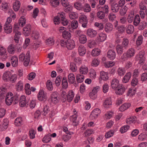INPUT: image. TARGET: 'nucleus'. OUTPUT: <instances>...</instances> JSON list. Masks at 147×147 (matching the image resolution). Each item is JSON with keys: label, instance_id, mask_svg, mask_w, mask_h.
Here are the masks:
<instances>
[{"label": "nucleus", "instance_id": "4be33fe9", "mask_svg": "<svg viewBox=\"0 0 147 147\" xmlns=\"http://www.w3.org/2000/svg\"><path fill=\"white\" fill-rule=\"evenodd\" d=\"M106 38V35L103 33H101L99 34V36L97 37L96 40L99 42H102L105 40Z\"/></svg>", "mask_w": 147, "mask_h": 147}, {"label": "nucleus", "instance_id": "6e6552de", "mask_svg": "<svg viewBox=\"0 0 147 147\" xmlns=\"http://www.w3.org/2000/svg\"><path fill=\"white\" fill-rule=\"evenodd\" d=\"M23 33L25 36L30 35L31 32L32 31V27L30 24H26L23 29Z\"/></svg>", "mask_w": 147, "mask_h": 147}, {"label": "nucleus", "instance_id": "72a5a7b5", "mask_svg": "<svg viewBox=\"0 0 147 147\" xmlns=\"http://www.w3.org/2000/svg\"><path fill=\"white\" fill-rule=\"evenodd\" d=\"M7 51L10 54H14L15 51V45L13 44L10 45L7 48Z\"/></svg>", "mask_w": 147, "mask_h": 147}, {"label": "nucleus", "instance_id": "49530a36", "mask_svg": "<svg viewBox=\"0 0 147 147\" xmlns=\"http://www.w3.org/2000/svg\"><path fill=\"white\" fill-rule=\"evenodd\" d=\"M7 90L5 88L0 89V98H4L5 96H6Z\"/></svg>", "mask_w": 147, "mask_h": 147}, {"label": "nucleus", "instance_id": "7c9ffc66", "mask_svg": "<svg viewBox=\"0 0 147 147\" xmlns=\"http://www.w3.org/2000/svg\"><path fill=\"white\" fill-rule=\"evenodd\" d=\"M131 76V72H128L127 73L122 80L123 82L124 83L127 82L130 78Z\"/></svg>", "mask_w": 147, "mask_h": 147}, {"label": "nucleus", "instance_id": "9b49d317", "mask_svg": "<svg viewBox=\"0 0 147 147\" xmlns=\"http://www.w3.org/2000/svg\"><path fill=\"white\" fill-rule=\"evenodd\" d=\"M19 104L20 107H24L27 105H28V102L26 100L25 96H21Z\"/></svg>", "mask_w": 147, "mask_h": 147}, {"label": "nucleus", "instance_id": "09e8293b", "mask_svg": "<svg viewBox=\"0 0 147 147\" xmlns=\"http://www.w3.org/2000/svg\"><path fill=\"white\" fill-rule=\"evenodd\" d=\"M77 115L76 114L73 115L71 117V120L72 121V125L74 126H76L78 124V121L76 120Z\"/></svg>", "mask_w": 147, "mask_h": 147}, {"label": "nucleus", "instance_id": "bf43d9fd", "mask_svg": "<svg viewBox=\"0 0 147 147\" xmlns=\"http://www.w3.org/2000/svg\"><path fill=\"white\" fill-rule=\"evenodd\" d=\"M76 79L78 82L81 83L84 81V77L83 75L78 74L77 75Z\"/></svg>", "mask_w": 147, "mask_h": 147}, {"label": "nucleus", "instance_id": "6ab92c4d", "mask_svg": "<svg viewBox=\"0 0 147 147\" xmlns=\"http://www.w3.org/2000/svg\"><path fill=\"white\" fill-rule=\"evenodd\" d=\"M112 104L111 98H109L105 99L103 105L105 108H108L111 107Z\"/></svg>", "mask_w": 147, "mask_h": 147}, {"label": "nucleus", "instance_id": "bb28decb", "mask_svg": "<svg viewBox=\"0 0 147 147\" xmlns=\"http://www.w3.org/2000/svg\"><path fill=\"white\" fill-rule=\"evenodd\" d=\"M129 43L128 39L126 38H124L123 39L122 43L121 45L126 49L128 47Z\"/></svg>", "mask_w": 147, "mask_h": 147}, {"label": "nucleus", "instance_id": "cd10ccee", "mask_svg": "<svg viewBox=\"0 0 147 147\" xmlns=\"http://www.w3.org/2000/svg\"><path fill=\"white\" fill-rule=\"evenodd\" d=\"M131 105L129 103H124L119 108V110L121 112L124 111L129 108Z\"/></svg>", "mask_w": 147, "mask_h": 147}, {"label": "nucleus", "instance_id": "2eb2a0df", "mask_svg": "<svg viewBox=\"0 0 147 147\" xmlns=\"http://www.w3.org/2000/svg\"><path fill=\"white\" fill-rule=\"evenodd\" d=\"M116 49L117 54L119 55H121L126 50L121 44H118L116 46Z\"/></svg>", "mask_w": 147, "mask_h": 147}, {"label": "nucleus", "instance_id": "c85d7f7f", "mask_svg": "<svg viewBox=\"0 0 147 147\" xmlns=\"http://www.w3.org/2000/svg\"><path fill=\"white\" fill-rule=\"evenodd\" d=\"M16 90L20 91L22 90L23 88V82L21 81H19L15 85Z\"/></svg>", "mask_w": 147, "mask_h": 147}, {"label": "nucleus", "instance_id": "6e6d98bb", "mask_svg": "<svg viewBox=\"0 0 147 147\" xmlns=\"http://www.w3.org/2000/svg\"><path fill=\"white\" fill-rule=\"evenodd\" d=\"M26 20L25 19L21 17L19 20L18 23L19 26L23 27L26 23Z\"/></svg>", "mask_w": 147, "mask_h": 147}, {"label": "nucleus", "instance_id": "ea45409f", "mask_svg": "<svg viewBox=\"0 0 147 147\" xmlns=\"http://www.w3.org/2000/svg\"><path fill=\"white\" fill-rule=\"evenodd\" d=\"M100 49L97 48H95L92 51L91 54L93 57H96L98 56L100 54Z\"/></svg>", "mask_w": 147, "mask_h": 147}, {"label": "nucleus", "instance_id": "393cba45", "mask_svg": "<svg viewBox=\"0 0 147 147\" xmlns=\"http://www.w3.org/2000/svg\"><path fill=\"white\" fill-rule=\"evenodd\" d=\"M140 18L138 15V30H143L146 27L147 24L146 22L143 21L140 22Z\"/></svg>", "mask_w": 147, "mask_h": 147}, {"label": "nucleus", "instance_id": "4d7b16f0", "mask_svg": "<svg viewBox=\"0 0 147 147\" xmlns=\"http://www.w3.org/2000/svg\"><path fill=\"white\" fill-rule=\"evenodd\" d=\"M125 72V69L121 67L119 68L117 71L118 74L120 76L124 75Z\"/></svg>", "mask_w": 147, "mask_h": 147}, {"label": "nucleus", "instance_id": "0eeeda50", "mask_svg": "<svg viewBox=\"0 0 147 147\" xmlns=\"http://www.w3.org/2000/svg\"><path fill=\"white\" fill-rule=\"evenodd\" d=\"M100 87L97 86L94 87L92 92L89 93V95L90 98L93 100L96 99L97 97V93L99 90Z\"/></svg>", "mask_w": 147, "mask_h": 147}, {"label": "nucleus", "instance_id": "f03ea898", "mask_svg": "<svg viewBox=\"0 0 147 147\" xmlns=\"http://www.w3.org/2000/svg\"><path fill=\"white\" fill-rule=\"evenodd\" d=\"M135 51L133 49H129L127 51L124 53L121 57V59L123 61H125L133 57L134 55Z\"/></svg>", "mask_w": 147, "mask_h": 147}, {"label": "nucleus", "instance_id": "e433bc0d", "mask_svg": "<svg viewBox=\"0 0 147 147\" xmlns=\"http://www.w3.org/2000/svg\"><path fill=\"white\" fill-rule=\"evenodd\" d=\"M68 80L69 84H72L74 83L75 80L74 75L72 73L70 74L68 76Z\"/></svg>", "mask_w": 147, "mask_h": 147}, {"label": "nucleus", "instance_id": "37998d69", "mask_svg": "<svg viewBox=\"0 0 147 147\" xmlns=\"http://www.w3.org/2000/svg\"><path fill=\"white\" fill-rule=\"evenodd\" d=\"M59 0H50V4L51 5L54 7H57L59 4Z\"/></svg>", "mask_w": 147, "mask_h": 147}, {"label": "nucleus", "instance_id": "de8ad7c7", "mask_svg": "<svg viewBox=\"0 0 147 147\" xmlns=\"http://www.w3.org/2000/svg\"><path fill=\"white\" fill-rule=\"evenodd\" d=\"M15 34L14 36V40L15 42L18 43L19 42L20 36L21 35V33L20 32L17 31L15 32Z\"/></svg>", "mask_w": 147, "mask_h": 147}, {"label": "nucleus", "instance_id": "c9c22d12", "mask_svg": "<svg viewBox=\"0 0 147 147\" xmlns=\"http://www.w3.org/2000/svg\"><path fill=\"white\" fill-rule=\"evenodd\" d=\"M88 71V68L85 65L82 66L80 68V72L81 74H86Z\"/></svg>", "mask_w": 147, "mask_h": 147}, {"label": "nucleus", "instance_id": "473e14b6", "mask_svg": "<svg viewBox=\"0 0 147 147\" xmlns=\"http://www.w3.org/2000/svg\"><path fill=\"white\" fill-rule=\"evenodd\" d=\"M5 32L7 33H10L12 31V26L11 25H7L5 24L4 28Z\"/></svg>", "mask_w": 147, "mask_h": 147}, {"label": "nucleus", "instance_id": "ddd939ff", "mask_svg": "<svg viewBox=\"0 0 147 147\" xmlns=\"http://www.w3.org/2000/svg\"><path fill=\"white\" fill-rule=\"evenodd\" d=\"M145 54L144 51H140L139 54L138 55V60H139V63L140 64H143L144 62L145 57L144 56Z\"/></svg>", "mask_w": 147, "mask_h": 147}, {"label": "nucleus", "instance_id": "39448f33", "mask_svg": "<svg viewBox=\"0 0 147 147\" xmlns=\"http://www.w3.org/2000/svg\"><path fill=\"white\" fill-rule=\"evenodd\" d=\"M110 4L112 11L114 13H117L119 10V7L117 3L112 0H110Z\"/></svg>", "mask_w": 147, "mask_h": 147}, {"label": "nucleus", "instance_id": "2f4dec72", "mask_svg": "<svg viewBox=\"0 0 147 147\" xmlns=\"http://www.w3.org/2000/svg\"><path fill=\"white\" fill-rule=\"evenodd\" d=\"M71 133L70 132H69V134L68 133H65L62 137V140L65 142H67L71 139Z\"/></svg>", "mask_w": 147, "mask_h": 147}, {"label": "nucleus", "instance_id": "58836bf2", "mask_svg": "<svg viewBox=\"0 0 147 147\" xmlns=\"http://www.w3.org/2000/svg\"><path fill=\"white\" fill-rule=\"evenodd\" d=\"M134 30V27L133 26L129 25L126 29V33L129 34H131L133 33Z\"/></svg>", "mask_w": 147, "mask_h": 147}, {"label": "nucleus", "instance_id": "5fc2aeb1", "mask_svg": "<svg viewBox=\"0 0 147 147\" xmlns=\"http://www.w3.org/2000/svg\"><path fill=\"white\" fill-rule=\"evenodd\" d=\"M91 9L90 6L88 4H86L82 7V10H83L84 12H88L91 11Z\"/></svg>", "mask_w": 147, "mask_h": 147}, {"label": "nucleus", "instance_id": "864d4df0", "mask_svg": "<svg viewBox=\"0 0 147 147\" xmlns=\"http://www.w3.org/2000/svg\"><path fill=\"white\" fill-rule=\"evenodd\" d=\"M69 16L71 19H75L78 17V14L74 12H71L69 14Z\"/></svg>", "mask_w": 147, "mask_h": 147}, {"label": "nucleus", "instance_id": "0e129e2a", "mask_svg": "<svg viewBox=\"0 0 147 147\" xmlns=\"http://www.w3.org/2000/svg\"><path fill=\"white\" fill-rule=\"evenodd\" d=\"M47 87L48 89L49 90L51 91L53 89L52 83L50 80H47Z\"/></svg>", "mask_w": 147, "mask_h": 147}, {"label": "nucleus", "instance_id": "4468645a", "mask_svg": "<svg viewBox=\"0 0 147 147\" xmlns=\"http://www.w3.org/2000/svg\"><path fill=\"white\" fill-rule=\"evenodd\" d=\"M66 47L69 49L71 50L74 49L75 46L74 41L72 40H67Z\"/></svg>", "mask_w": 147, "mask_h": 147}, {"label": "nucleus", "instance_id": "20e7f679", "mask_svg": "<svg viewBox=\"0 0 147 147\" xmlns=\"http://www.w3.org/2000/svg\"><path fill=\"white\" fill-rule=\"evenodd\" d=\"M13 94L11 92H8L5 96V102L7 105H10L13 100Z\"/></svg>", "mask_w": 147, "mask_h": 147}, {"label": "nucleus", "instance_id": "aec40b11", "mask_svg": "<svg viewBox=\"0 0 147 147\" xmlns=\"http://www.w3.org/2000/svg\"><path fill=\"white\" fill-rule=\"evenodd\" d=\"M74 94L72 90H70L68 92V94L67 95L66 99L69 102H70L73 99Z\"/></svg>", "mask_w": 147, "mask_h": 147}, {"label": "nucleus", "instance_id": "b1692460", "mask_svg": "<svg viewBox=\"0 0 147 147\" xmlns=\"http://www.w3.org/2000/svg\"><path fill=\"white\" fill-rule=\"evenodd\" d=\"M78 51L80 55L84 56L86 53V49L85 47L82 45L80 46L78 48Z\"/></svg>", "mask_w": 147, "mask_h": 147}, {"label": "nucleus", "instance_id": "1a4fd4ad", "mask_svg": "<svg viewBox=\"0 0 147 147\" xmlns=\"http://www.w3.org/2000/svg\"><path fill=\"white\" fill-rule=\"evenodd\" d=\"M51 100L54 104H56L58 103L59 101V98L58 97V93L54 92L52 93L51 97Z\"/></svg>", "mask_w": 147, "mask_h": 147}, {"label": "nucleus", "instance_id": "338daca9", "mask_svg": "<svg viewBox=\"0 0 147 147\" xmlns=\"http://www.w3.org/2000/svg\"><path fill=\"white\" fill-rule=\"evenodd\" d=\"M49 107L47 106V105H46L44 106V107L43 109V112L44 113L43 115H45L47 113H49Z\"/></svg>", "mask_w": 147, "mask_h": 147}, {"label": "nucleus", "instance_id": "13d9d810", "mask_svg": "<svg viewBox=\"0 0 147 147\" xmlns=\"http://www.w3.org/2000/svg\"><path fill=\"white\" fill-rule=\"evenodd\" d=\"M146 139H147V134L146 133H142L138 136V140H140L143 141Z\"/></svg>", "mask_w": 147, "mask_h": 147}, {"label": "nucleus", "instance_id": "412c9836", "mask_svg": "<svg viewBox=\"0 0 147 147\" xmlns=\"http://www.w3.org/2000/svg\"><path fill=\"white\" fill-rule=\"evenodd\" d=\"M86 32L87 35L91 37H93L95 36L97 34L96 31L92 29H88Z\"/></svg>", "mask_w": 147, "mask_h": 147}, {"label": "nucleus", "instance_id": "3c124183", "mask_svg": "<svg viewBox=\"0 0 147 147\" xmlns=\"http://www.w3.org/2000/svg\"><path fill=\"white\" fill-rule=\"evenodd\" d=\"M71 27L73 29H76L78 26V21L75 20H73L71 24Z\"/></svg>", "mask_w": 147, "mask_h": 147}, {"label": "nucleus", "instance_id": "69168bd1", "mask_svg": "<svg viewBox=\"0 0 147 147\" xmlns=\"http://www.w3.org/2000/svg\"><path fill=\"white\" fill-rule=\"evenodd\" d=\"M62 79V77L61 76H57L55 80V83L57 86H59L61 82Z\"/></svg>", "mask_w": 147, "mask_h": 147}, {"label": "nucleus", "instance_id": "7ed1b4c3", "mask_svg": "<svg viewBox=\"0 0 147 147\" xmlns=\"http://www.w3.org/2000/svg\"><path fill=\"white\" fill-rule=\"evenodd\" d=\"M79 21L82 25V26L84 28L87 27L88 20L86 16L85 15H81L79 17Z\"/></svg>", "mask_w": 147, "mask_h": 147}, {"label": "nucleus", "instance_id": "a211bd4d", "mask_svg": "<svg viewBox=\"0 0 147 147\" xmlns=\"http://www.w3.org/2000/svg\"><path fill=\"white\" fill-rule=\"evenodd\" d=\"M30 59V55L29 53H27L26 55L24 56V65L26 66H27L29 64Z\"/></svg>", "mask_w": 147, "mask_h": 147}, {"label": "nucleus", "instance_id": "a19ab883", "mask_svg": "<svg viewBox=\"0 0 147 147\" xmlns=\"http://www.w3.org/2000/svg\"><path fill=\"white\" fill-rule=\"evenodd\" d=\"M80 42L82 44H84L87 41V39L86 35L84 34L81 35L79 37Z\"/></svg>", "mask_w": 147, "mask_h": 147}, {"label": "nucleus", "instance_id": "9d476101", "mask_svg": "<svg viewBox=\"0 0 147 147\" xmlns=\"http://www.w3.org/2000/svg\"><path fill=\"white\" fill-rule=\"evenodd\" d=\"M126 88L124 85L120 84L116 89L115 92L117 94L122 95L125 91Z\"/></svg>", "mask_w": 147, "mask_h": 147}, {"label": "nucleus", "instance_id": "052dcab7", "mask_svg": "<svg viewBox=\"0 0 147 147\" xmlns=\"http://www.w3.org/2000/svg\"><path fill=\"white\" fill-rule=\"evenodd\" d=\"M100 11L104 12L106 14H107L109 12V7L107 5H105L104 6L102 7Z\"/></svg>", "mask_w": 147, "mask_h": 147}, {"label": "nucleus", "instance_id": "f257e3e1", "mask_svg": "<svg viewBox=\"0 0 147 147\" xmlns=\"http://www.w3.org/2000/svg\"><path fill=\"white\" fill-rule=\"evenodd\" d=\"M54 22L55 24L61 23L64 26L67 25L69 24L68 21L65 18V14L63 12L58 13L57 16L54 18Z\"/></svg>", "mask_w": 147, "mask_h": 147}, {"label": "nucleus", "instance_id": "e2e57ef3", "mask_svg": "<svg viewBox=\"0 0 147 147\" xmlns=\"http://www.w3.org/2000/svg\"><path fill=\"white\" fill-rule=\"evenodd\" d=\"M114 132L112 130H110L107 132L105 135V138H109L112 136L114 134Z\"/></svg>", "mask_w": 147, "mask_h": 147}, {"label": "nucleus", "instance_id": "5701e85b", "mask_svg": "<svg viewBox=\"0 0 147 147\" xmlns=\"http://www.w3.org/2000/svg\"><path fill=\"white\" fill-rule=\"evenodd\" d=\"M11 73L10 71H5L3 76V80L5 81H9V79L10 76H11Z\"/></svg>", "mask_w": 147, "mask_h": 147}, {"label": "nucleus", "instance_id": "8fccbe9b", "mask_svg": "<svg viewBox=\"0 0 147 147\" xmlns=\"http://www.w3.org/2000/svg\"><path fill=\"white\" fill-rule=\"evenodd\" d=\"M105 14L104 12L102 11H99L97 13V17L100 19H102L104 18L105 16Z\"/></svg>", "mask_w": 147, "mask_h": 147}, {"label": "nucleus", "instance_id": "f8f14e48", "mask_svg": "<svg viewBox=\"0 0 147 147\" xmlns=\"http://www.w3.org/2000/svg\"><path fill=\"white\" fill-rule=\"evenodd\" d=\"M100 113V110L98 108H96L92 112L90 116V118L92 119L96 118Z\"/></svg>", "mask_w": 147, "mask_h": 147}, {"label": "nucleus", "instance_id": "a18cd8bd", "mask_svg": "<svg viewBox=\"0 0 147 147\" xmlns=\"http://www.w3.org/2000/svg\"><path fill=\"white\" fill-rule=\"evenodd\" d=\"M74 6L76 9L78 10H80L82 9L83 6L79 1H78L74 3Z\"/></svg>", "mask_w": 147, "mask_h": 147}, {"label": "nucleus", "instance_id": "79ce46f5", "mask_svg": "<svg viewBox=\"0 0 147 147\" xmlns=\"http://www.w3.org/2000/svg\"><path fill=\"white\" fill-rule=\"evenodd\" d=\"M128 9V8L125 5L123 7L121 8L120 9L119 11L120 15L121 16H124L126 14Z\"/></svg>", "mask_w": 147, "mask_h": 147}, {"label": "nucleus", "instance_id": "603ef678", "mask_svg": "<svg viewBox=\"0 0 147 147\" xmlns=\"http://www.w3.org/2000/svg\"><path fill=\"white\" fill-rule=\"evenodd\" d=\"M136 92V88H135L132 89L129 88L128 91L127 95L128 96L129 95L133 96L134 95L135 93Z\"/></svg>", "mask_w": 147, "mask_h": 147}, {"label": "nucleus", "instance_id": "423d86ee", "mask_svg": "<svg viewBox=\"0 0 147 147\" xmlns=\"http://www.w3.org/2000/svg\"><path fill=\"white\" fill-rule=\"evenodd\" d=\"M37 97L39 100L43 102L47 100V98L46 94L45 93L44 91L42 90L39 91L37 95Z\"/></svg>", "mask_w": 147, "mask_h": 147}, {"label": "nucleus", "instance_id": "a878e982", "mask_svg": "<svg viewBox=\"0 0 147 147\" xmlns=\"http://www.w3.org/2000/svg\"><path fill=\"white\" fill-rule=\"evenodd\" d=\"M12 65L13 67H16L18 65V58L15 56L12 57L11 59Z\"/></svg>", "mask_w": 147, "mask_h": 147}, {"label": "nucleus", "instance_id": "dca6fc26", "mask_svg": "<svg viewBox=\"0 0 147 147\" xmlns=\"http://www.w3.org/2000/svg\"><path fill=\"white\" fill-rule=\"evenodd\" d=\"M120 84H119V81L117 79H114L112 80L111 86L113 89L116 90Z\"/></svg>", "mask_w": 147, "mask_h": 147}, {"label": "nucleus", "instance_id": "f3484780", "mask_svg": "<svg viewBox=\"0 0 147 147\" xmlns=\"http://www.w3.org/2000/svg\"><path fill=\"white\" fill-rule=\"evenodd\" d=\"M116 53L114 50H109L107 53V57L111 60H113L115 57Z\"/></svg>", "mask_w": 147, "mask_h": 147}, {"label": "nucleus", "instance_id": "f704fd0d", "mask_svg": "<svg viewBox=\"0 0 147 147\" xmlns=\"http://www.w3.org/2000/svg\"><path fill=\"white\" fill-rule=\"evenodd\" d=\"M108 73L105 72L103 71H102L100 73V76L101 79L103 80H107L109 78Z\"/></svg>", "mask_w": 147, "mask_h": 147}, {"label": "nucleus", "instance_id": "774afa93", "mask_svg": "<svg viewBox=\"0 0 147 147\" xmlns=\"http://www.w3.org/2000/svg\"><path fill=\"white\" fill-rule=\"evenodd\" d=\"M36 75V74L35 73L31 72L28 75L27 78L28 80H31L35 78Z\"/></svg>", "mask_w": 147, "mask_h": 147}, {"label": "nucleus", "instance_id": "c756f323", "mask_svg": "<svg viewBox=\"0 0 147 147\" xmlns=\"http://www.w3.org/2000/svg\"><path fill=\"white\" fill-rule=\"evenodd\" d=\"M113 29V26L110 23H106L105 26V30L107 32H109L111 31Z\"/></svg>", "mask_w": 147, "mask_h": 147}, {"label": "nucleus", "instance_id": "c03bdc74", "mask_svg": "<svg viewBox=\"0 0 147 147\" xmlns=\"http://www.w3.org/2000/svg\"><path fill=\"white\" fill-rule=\"evenodd\" d=\"M63 37L65 39H67L71 37V34L70 32L64 30L63 32Z\"/></svg>", "mask_w": 147, "mask_h": 147}, {"label": "nucleus", "instance_id": "680f3d73", "mask_svg": "<svg viewBox=\"0 0 147 147\" xmlns=\"http://www.w3.org/2000/svg\"><path fill=\"white\" fill-rule=\"evenodd\" d=\"M129 128V125H124L120 128V131L121 133H123L126 132Z\"/></svg>", "mask_w": 147, "mask_h": 147}, {"label": "nucleus", "instance_id": "4c0bfd02", "mask_svg": "<svg viewBox=\"0 0 147 147\" xmlns=\"http://www.w3.org/2000/svg\"><path fill=\"white\" fill-rule=\"evenodd\" d=\"M20 3L18 1H16L13 4V9L15 11H17L19 9Z\"/></svg>", "mask_w": 147, "mask_h": 147}]
</instances>
